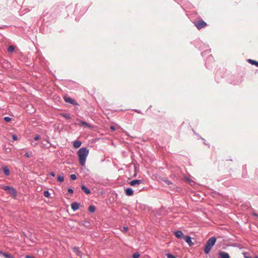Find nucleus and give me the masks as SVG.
<instances>
[{
    "mask_svg": "<svg viewBox=\"0 0 258 258\" xmlns=\"http://www.w3.org/2000/svg\"><path fill=\"white\" fill-rule=\"evenodd\" d=\"M210 51L209 50H206L201 53V54L203 56H205L207 53H209Z\"/></svg>",
    "mask_w": 258,
    "mask_h": 258,
    "instance_id": "obj_26",
    "label": "nucleus"
},
{
    "mask_svg": "<svg viewBox=\"0 0 258 258\" xmlns=\"http://www.w3.org/2000/svg\"><path fill=\"white\" fill-rule=\"evenodd\" d=\"M183 238L188 243L189 246H192L194 243L192 242L191 238L188 235H184Z\"/></svg>",
    "mask_w": 258,
    "mask_h": 258,
    "instance_id": "obj_6",
    "label": "nucleus"
},
{
    "mask_svg": "<svg viewBox=\"0 0 258 258\" xmlns=\"http://www.w3.org/2000/svg\"><path fill=\"white\" fill-rule=\"evenodd\" d=\"M40 139V136L38 135H37L35 136L34 139L35 141H37Z\"/></svg>",
    "mask_w": 258,
    "mask_h": 258,
    "instance_id": "obj_31",
    "label": "nucleus"
},
{
    "mask_svg": "<svg viewBox=\"0 0 258 258\" xmlns=\"http://www.w3.org/2000/svg\"><path fill=\"white\" fill-rule=\"evenodd\" d=\"M57 180L59 182H62L64 180V177L62 175L57 176Z\"/></svg>",
    "mask_w": 258,
    "mask_h": 258,
    "instance_id": "obj_21",
    "label": "nucleus"
},
{
    "mask_svg": "<svg viewBox=\"0 0 258 258\" xmlns=\"http://www.w3.org/2000/svg\"><path fill=\"white\" fill-rule=\"evenodd\" d=\"M82 145V142L80 141L76 140L73 143V146L75 148L77 149L80 147Z\"/></svg>",
    "mask_w": 258,
    "mask_h": 258,
    "instance_id": "obj_12",
    "label": "nucleus"
},
{
    "mask_svg": "<svg viewBox=\"0 0 258 258\" xmlns=\"http://www.w3.org/2000/svg\"><path fill=\"white\" fill-rule=\"evenodd\" d=\"M68 192L71 194H73L74 193V190L71 188H68Z\"/></svg>",
    "mask_w": 258,
    "mask_h": 258,
    "instance_id": "obj_32",
    "label": "nucleus"
},
{
    "mask_svg": "<svg viewBox=\"0 0 258 258\" xmlns=\"http://www.w3.org/2000/svg\"><path fill=\"white\" fill-rule=\"evenodd\" d=\"M88 210L90 213H93V212H94V211L95 210V207L94 206H90L89 207Z\"/></svg>",
    "mask_w": 258,
    "mask_h": 258,
    "instance_id": "obj_22",
    "label": "nucleus"
},
{
    "mask_svg": "<svg viewBox=\"0 0 258 258\" xmlns=\"http://www.w3.org/2000/svg\"><path fill=\"white\" fill-rule=\"evenodd\" d=\"M49 174L52 176V177H54L55 176V173L53 172H50L49 173Z\"/></svg>",
    "mask_w": 258,
    "mask_h": 258,
    "instance_id": "obj_37",
    "label": "nucleus"
},
{
    "mask_svg": "<svg viewBox=\"0 0 258 258\" xmlns=\"http://www.w3.org/2000/svg\"><path fill=\"white\" fill-rule=\"evenodd\" d=\"M4 119L6 121V122H9L11 120V118L9 117V116H5L4 118Z\"/></svg>",
    "mask_w": 258,
    "mask_h": 258,
    "instance_id": "obj_27",
    "label": "nucleus"
},
{
    "mask_svg": "<svg viewBox=\"0 0 258 258\" xmlns=\"http://www.w3.org/2000/svg\"><path fill=\"white\" fill-rule=\"evenodd\" d=\"M80 206V204L77 202H74L71 204V208L74 211H76L78 210Z\"/></svg>",
    "mask_w": 258,
    "mask_h": 258,
    "instance_id": "obj_9",
    "label": "nucleus"
},
{
    "mask_svg": "<svg viewBox=\"0 0 258 258\" xmlns=\"http://www.w3.org/2000/svg\"><path fill=\"white\" fill-rule=\"evenodd\" d=\"M15 49V47L14 46L10 45L8 48V52L12 53L14 51Z\"/></svg>",
    "mask_w": 258,
    "mask_h": 258,
    "instance_id": "obj_18",
    "label": "nucleus"
},
{
    "mask_svg": "<svg viewBox=\"0 0 258 258\" xmlns=\"http://www.w3.org/2000/svg\"><path fill=\"white\" fill-rule=\"evenodd\" d=\"M81 123L82 125H85V126H90L89 124L87 122H86L85 121H81Z\"/></svg>",
    "mask_w": 258,
    "mask_h": 258,
    "instance_id": "obj_28",
    "label": "nucleus"
},
{
    "mask_svg": "<svg viewBox=\"0 0 258 258\" xmlns=\"http://www.w3.org/2000/svg\"><path fill=\"white\" fill-rule=\"evenodd\" d=\"M64 100L66 102L69 103L70 104H73L74 105H78V103L77 102V101L72 98L70 97H68L67 96H64L63 97Z\"/></svg>",
    "mask_w": 258,
    "mask_h": 258,
    "instance_id": "obj_5",
    "label": "nucleus"
},
{
    "mask_svg": "<svg viewBox=\"0 0 258 258\" xmlns=\"http://www.w3.org/2000/svg\"><path fill=\"white\" fill-rule=\"evenodd\" d=\"M206 67L208 69H209V67L208 66V62H207V61H206Z\"/></svg>",
    "mask_w": 258,
    "mask_h": 258,
    "instance_id": "obj_42",
    "label": "nucleus"
},
{
    "mask_svg": "<svg viewBox=\"0 0 258 258\" xmlns=\"http://www.w3.org/2000/svg\"><path fill=\"white\" fill-rule=\"evenodd\" d=\"M134 111H135V112L138 113H140L141 112L140 110H138V109H134Z\"/></svg>",
    "mask_w": 258,
    "mask_h": 258,
    "instance_id": "obj_39",
    "label": "nucleus"
},
{
    "mask_svg": "<svg viewBox=\"0 0 258 258\" xmlns=\"http://www.w3.org/2000/svg\"><path fill=\"white\" fill-rule=\"evenodd\" d=\"M81 225L88 228L90 226V223L87 220H84L81 222Z\"/></svg>",
    "mask_w": 258,
    "mask_h": 258,
    "instance_id": "obj_17",
    "label": "nucleus"
},
{
    "mask_svg": "<svg viewBox=\"0 0 258 258\" xmlns=\"http://www.w3.org/2000/svg\"><path fill=\"white\" fill-rule=\"evenodd\" d=\"M77 153L80 164L82 166H84L87 157L89 154V150L86 147H83L78 150Z\"/></svg>",
    "mask_w": 258,
    "mask_h": 258,
    "instance_id": "obj_1",
    "label": "nucleus"
},
{
    "mask_svg": "<svg viewBox=\"0 0 258 258\" xmlns=\"http://www.w3.org/2000/svg\"><path fill=\"white\" fill-rule=\"evenodd\" d=\"M12 139L14 141H16L17 140V136L16 135H13L12 136Z\"/></svg>",
    "mask_w": 258,
    "mask_h": 258,
    "instance_id": "obj_33",
    "label": "nucleus"
},
{
    "mask_svg": "<svg viewBox=\"0 0 258 258\" xmlns=\"http://www.w3.org/2000/svg\"><path fill=\"white\" fill-rule=\"evenodd\" d=\"M208 59L210 61L213 60V56L211 55H210L208 58Z\"/></svg>",
    "mask_w": 258,
    "mask_h": 258,
    "instance_id": "obj_34",
    "label": "nucleus"
},
{
    "mask_svg": "<svg viewBox=\"0 0 258 258\" xmlns=\"http://www.w3.org/2000/svg\"><path fill=\"white\" fill-rule=\"evenodd\" d=\"M0 254L3 255L5 258H15L12 254L2 251H0Z\"/></svg>",
    "mask_w": 258,
    "mask_h": 258,
    "instance_id": "obj_13",
    "label": "nucleus"
},
{
    "mask_svg": "<svg viewBox=\"0 0 258 258\" xmlns=\"http://www.w3.org/2000/svg\"><path fill=\"white\" fill-rule=\"evenodd\" d=\"M70 177L72 180H76L77 179V176L75 174H71L70 175Z\"/></svg>",
    "mask_w": 258,
    "mask_h": 258,
    "instance_id": "obj_29",
    "label": "nucleus"
},
{
    "mask_svg": "<svg viewBox=\"0 0 258 258\" xmlns=\"http://www.w3.org/2000/svg\"><path fill=\"white\" fill-rule=\"evenodd\" d=\"M3 170H4V173L6 175L8 176V175H10V171L9 168L7 166H5L4 167Z\"/></svg>",
    "mask_w": 258,
    "mask_h": 258,
    "instance_id": "obj_15",
    "label": "nucleus"
},
{
    "mask_svg": "<svg viewBox=\"0 0 258 258\" xmlns=\"http://www.w3.org/2000/svg\"><path fill=\"white\" fill-rule=\"evenodd\" d=\"M193 23L198 30H200L207 25V24L202 20L200 21H196Z\"/></svg>",
    "mask_w": 258,
    "mask_h": 258,
    "instance_id": "obj_4",
    "label": "nucleus"
},
{
    "mask_svg": "<svg viewBox=\"0 0 258 258\" xmlns=\"http://www.w3.org/2000/svg\"><path fill=\"white\" fill-rule=\"evenodd\" d=\"M218 258H230L229 254L225 251H220L219 252Z\"/></svg>",
    "mask_w": 258,
    "mask_h": 258,
    "instance_id": "obj_8",
    "label": "nucleus"
},
{
    "mask_svg": "<svg viewBox=\"0 0 258 258\" xmlns=\"http://www.w3.org/2000/svg\"><path fill=\"white\" fill-rule=\"evenodd\" d=\"M216 238L214 236H213L210 238L206 242L205 246L204 252L205 254H208L212 247L215 245L216 242Z\"/></svg>",
    "mask_w": 258,
    "mask_h": 258,
    "instance_id": "obj_2",
    "label": "nucleus"
},
{
    "mask_svg": "<svg viewBox=\"0 0 258 258\" xmlns=\"http://www.w3.org/2000/svg\"><path fill=\"white\" fill-rule=\"evenodd\" d=\"M142 180L140 179H134L130 181V184L131 185L133 186H138L141 183H142Z\"/></svg>",
    "mask_w": 258,
    "mask_h": 258,
    "instance_id": "obj_7",
    "label": "nucleus"
},
{
    "mask_svg": "<svg viewBox=\"0 0 258 258\" xmlns=\"http://www.w3.org/2000/svg\"><path fill=\"white\" fill-rule=\"evenodd\" d=\"M26 258H35V257L32 256H31V255H27L26 256Z\"/></svg>",
    "mask_w": 258,
    "mask_h": 258,
    "instance_id": "obj_40",
    "label": "nucleus"
},
{
    "mask_svg": "<svg viewBox=\"0 0 258 258\" xmlns=\"http://www.w3.org/2000/svg\"><path fill=\"white\" fill-rule=\"evenodd\" d=\"M125 193L126 196H132L134 194V190L132 188L128 187L125 189Z\"/></svg>",
    "mask_w": 258,
    "mask_h": 258,
    "instance_id": "obj_11",
    "label": "nucleus"
},
{
    "mask_svg": "<svg viewBox=\"0 0 258 258\" xmlns=\"http://www.w3.org/2000/svg\"><path fill=\"white\" fill-rule=\"evenodd\" d=\"M252 215H253L254 216L258 217V215H257L256 213H253L252 214Z\"/></svg>",
    "mask_w": 258,
    "mask_h": 258,
    "instance_id": "obj_41",
    "label": "nucleus"
},
{
    "mask_svg": "<svg viewBox=\"0 0 258 258\" xmlns=\"http://www.w3.org/2000/svg\"><path fill=\"white\" fill-rule=\"evenodd\" d=\"M166 255L168 258H176L175 256L170 253H166Z\"/></svg>",
    "mask_w": 258,
    "mask_h": 258,
    "instance_id": "obj_25",
    "label": "nucleus"
},
{
    "mask_svg": "<svg viewBox=\"0 0 258 258\" xmlns=\"http://www.w3.org/2000/svg\"><path fill=\"white\" fill-rule=\"evenodd\" d=\"M44 196L45 197L48 198L50 197V194L48 190H45L44 191Z\"/></svg>",
    "mask_w": 258,
    "mask_h": 258,
    "instance_id": "obj_23",
    "label": "nucleus"
},
{
    "mask_svg": "<svg viewBox=\"0 0 258 258\" xmlns=\"http://www.w3.org/2000/svg\"><path fill=\"white\" fill-rule=\"evenodd\" d=\"M255 258H258V256L256 255Z\"/></svg>",
    "mask_w": 258,
    "mask_h": 258,
    "instance_id": "obj_43",
    "label": "nucleus"
},
{
    "mask_svg": "<svg viewBox=\"0 0 258 258\" xmlns=\"http://www.w3.org/2000/svg\"><path fill=\"white\" fill-rule=\"evenodd\" d=\"M247 61L248 62H249L252 65H255V66L258 67V61L251 59H248Z\"/></svg>",
    "mask_w": 258,
    "mask_h": 258,
    "instance_id": "obj_16",
    "label": "nucleus"
},
{
    "mask_svg": "<svg viewBox=\"0 0 258 258\" xmlns=\"http://www.w3.org/2000/svg\"><path fill=\"white\" fill-rule=\"evenodd\" d=\"M242 254L244 258H251L250 253L248 252H244Z\"/></svg>",
    "mask_w": 258,
    "mask_h": 258,
    "instance_id": "obj_20",
    "label": "nucleus"
},
{
    "mask_svg": "<svg viewBox=\"0 0 258 258\" xmlns=\"http://www.w3.org/2000/svg\"><path fill=\"white\" fill-rule=\"evenodd\" d=\"M127 230H128L127 227H123L122 231L124 232H126V231H127Z\"/></svg>",
    "mask_w": 258,
    "mask_h": 258,
    "instance_id": "obj_36",
    "label": "nucleus"
},
{
    "mask_svg": "<svg viewBox=\"0 0 258 258\" xmlns=\"http://www.w3.org/2000/svg\"><path fill=\"white\" fill-rule=\"evenodd\" d=\"M82 190L85 192L86 194H90L91 191L89 189H88L86 186L84 185H82L81 186Z\"/></svg>",
    "mask_w": 258,
    "mask_h": 258,
    "instance_id": "obj_14",
    "label": "nucleus"
},
{
    "mask_svg": "<svg viewBox=\"0 0 258 258\" xmlns=\"http://www.w3.org/2000/svg\"><path fill=\"white\" fill-rule=\"evenodd\" d=\"M61 115L67 119H69L71 118V116L69 113H61Z\"/></svg>",
    "mask_w": 258,
    "mask_h": 258,
    "instance_id": "obj_19",
    "label": "nucleus"
},
{
    "mask_svg": "<svg viewBox=\"0 0 258 258\" xmlns=\"http://www.w3.org/2000/svg\"><path fill=\"white\" fill-rule=\"evenodd\" d=\"M165 182L168 185L172 184V182L168 180H165Z\"/></svg>",
    "mask_w": 258,
    "mask_h": 258,
    "instance_id": "obj_35",
    "label": "nucleus"
},
{
    "mask_svg": "<svg viewBox=\"0 0 258 258\" xmlns=\"http://www.w3.org/2000/svg\"><path fill=\"white\" fill-rule=\"evenodd\" d=\"M140 256V254L139 252H136L133 255V258H139Z\"/></svg>",
    "mask_w": 258,
    "mask_h": 258,
    "instance_id": "obj_24",
    "label": "nucleus"
},
{
    "mask_svg": "<svg viewBox=\"0 0 258 258\" xmlns=\"http://www.w3.org/2000/svg\"><path fill=\"white\" fill-rule=\"evenodd\" d=\"M24 156H25V157H27V158H30V157H31V156L30 153H29V152H27V153H26L24 154Z\"/></svg>",
    "mask_w": 258,
    "mask_h": 258,
    "instance_id": "obj_30",
    "label": "nucleus"
},
{
    "mask_svg": "<svg viewBox=\"0 0 258 258\" xmlns=\"http://www.w3.org/2000/svg\"><path fill=\"white\" fill-rule=\"evenodd\" d=\"M110 129L112 131H114L115 130V127L113 126H110Z\"/></svg>",
    "mask_w": 258,
    "mask_h": 258,
    "instance_id": "obj_38",
    "label": "nucleus"
},
{
    "mask_svg": "<svg viewBox=\"0 0 258 258\" xmlns=\"http://www.w3.org/2000/svg\"><path fill=\"white\" fill-rule=\"evenodd\" d=\"M2 188L6 190L9 194L12 195L14 198L17 197V194L14 188L8 185H3Z\"/></svg>",
    "mask_w": 258,
    "mask_h": 258,
    "instance_id": "obj_3",
    "label": "nucleus"
},
{
    "mask_svg": "<svg viewBox=\"0 0 258 258\" xmlns=\"http://www.w3.org/2000/svg\"><path fill=\"white\" fill-rule=\"evenodd\" d=\"M174 234L175 235V236L179 239H181L183 238V234L181 231L180 230H177L174 232Z\"/></svg>",
    "mask_w": 258,
    "mask_h": 258,
    "instance_id": "obj_10",
    "label": "nucleus"
}]
</instances>
